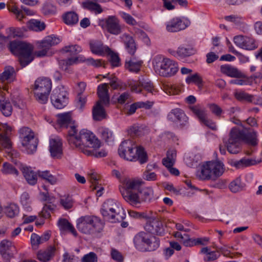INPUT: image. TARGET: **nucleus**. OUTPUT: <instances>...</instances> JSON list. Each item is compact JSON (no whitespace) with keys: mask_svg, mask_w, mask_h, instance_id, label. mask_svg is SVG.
Wrapping results in <instances>:
<instances>
[{"mask_svg":"<svg viewBox=\"0 0 262 262\" xmlns=\"http://www.w3.org/2000/svg\"><path fill=\"white\" fill-rule=\"evenodd\" d=\"M67 139L72 147L90 156L101 146L100 140L91 131L83 129L79 133L74 126L68 130Z\"/></svg>","mask_w":262,"mask_h":262,"instance_id":"1","label":"nucleus"},{"mask_svg":"<svg viewBox=\"0 0 262 262\" xmlns=\"http://www.w3.org/2000/svg\"><path fill=\"white\" fill-rule=\"evenodd\" d=\"M245 141L248 145L255 146L258 143L257 133L252 130L246 132L238 127H233L229 134V137L224 142L226 147L220 146V151L222 155L226 154V147L229 152L232 154L238 153L241 150V142Z\"/></svg>","mask_w":262,"mask_h":262,"instance_id":"2","label":"nucleus"},{"mask_svg":"<svg viewBox=\"0 0 262 262\" xmlns=\"http://www.w3.org/2000/svg\"><path fill=\"white\" fill-rule=\"evenodd\" d=\"M118 154L120 157L128 161H139L141 164L147 161V154L144 148L138 147L130 140L122 142L118 148Z\"/></svg>","mask_w":262,"mask_h":262,"instance_id":"3","label":"nucleus"},{"mask_svg":"<svg viewBox=\"0 0 262 262\" xmlns=\"http://www.w3.org/2000/svg\"><path fill=\"white\" fill-rule=\"evenodd\" d=\"M104 223L98 217L93 215H85L76 221V227L83 234L97 235L102 232Z\"/></svg>","mask_w":262,"mask_h":262,"instance_id":"4","label":"nucleus"},{"mask_svg":"<svg viewBox=\"0 0 262 262\" xmlns=\"http://www.w3.org/2000/svg\"><path fill=\"white\" fill-rule=\"evenodd\" d=\"M225 170V167L223 162L218 160L207 161L201 166L196 175L202 180H215L222 176Z\"/></svg>","mask_w":262,"mask_h":262,"instance_id":"5","label":"nucleus"},{"mask_svg":"<svg viewBox=\"0 0 262 262\" xmlns=\"http://www.w3.org/2000/svg\"><path fill=\"white\" fill-rule=\"evenodd\" d=\"M144 182L139 179L127 178L122 182L123 187L120 188V192L124 200L132 205L138 201L139 193Z\"/></svg>","mask_w":262,"mask_h":262,"instance_id":"6","label":"nucleus"},{"mask_svg":"<svg viewBox=\"0 0 262 262\" xmlns=\"http://www.w3.org/2000/svg\"><path fill=\"white\" fill-rule=\"evenodd\" d=\"M10 49L12 53L18 56L20 64L23 67L27 66L34 60V47L29 43L12 41L10 43Z\"/></svg>","mask_w":262,"mask_h":262,"instance_id":"7","label":"nucleus"},{"mask_svg":"<svg viewBox=\"0 0 262 262\" xmlns=\"http://www.w3.org/2000/svg\"><path fill=\"white\" fill-rule=\"evenodd\" d=\"M134 244L139 251L150 252L157 250L159 247L160 240L155 236L141 231L135 235Z\"/></svg>","mask_w":262,"mask_h":262,"instance_id":"8","label":"nucleus"},{"mask_svg":"<svg viewBox=\"0 0 262 262\" xmlns=\"http://www.w3.org/2000/svg\"><path fill=\"white\" fill-rule=\"evenodd\" d=\"M153 63L155 68L159 71V75L163 77H171L178 71V65L176 62L161 55H158L154 58Z\"/></svg>","mask_w":262,"mask_h":262,"instance_id":"9","label":"nucleus"},{"mask_svg":"<svg viewBox=\"0 0 262 262\" xmlns=\"http://www.w3.org/2000/svg\"><path fill=\"white\" fill-rule=\"evenodd\" d=\"M19 134L21 144L26 148L27 153L33 154L36 150L38 144L34 132L28 127H23L20 128Z\"/></svg>","mask_w":262,"mask_h":262,"instance_id":"10","label":"nucleus"},{"mask_svg":"<svg viewBox=\"0 0 262 262\" xmlns=\"http://www.w3.org/2000/svg\"><path fill=\"white\" fill-rule=\"evenodd\" d=\"M119 210L117 204L114 200L108 199L102 205L101 209V212L104 219L111 222H116V220L119 221L118 211Z\"/></svg>","mask_w":262,"mask_h":262,"instance_id":"11","label":"nucleus"},{"mask_svg":"<svg viewBox=\"0 0 262 262\" xmlns=\"http://www.w3.org/2000/svg\"><path fill=\"white\" fill-rule=\"evenodd\" d=\"M138 200L135 203H132V206L136 207H139L141 204L144 203H151L157 200L158 196L155 194L154 190L151 187L142 186L140 190L138 193Z\"/></svg>","mask_w":262,"mask_h":262,"instance_id":"12","label":"nucleus"},{"mask_svg":"<svg viewBox=\"0 0 262 262\" xmlns=\"http://www.w3.org/2000/svg\"><path fill=\"white\" fill-rule=\"evenodd\" d=\"M51 101L55 108L57 109L63 108L68 102L67 92L59 88L55 89L51 94Z\"/></svg>","mask_w":262,"mask_h":262,"instance_id":"13","label":"nucleus"},{"mask_svg":"<svg viewBox=\"0 0 262 262\" xmlns=\"http://www.w3.org/2000/svg\"><path fill=\"white\" fill-rule=\"evenodd\" d=\"M129 86L131 91L136 93H141L142 89L152 95H156L158 93L157 90L155 88L150 81L145 80L133 81L129 83Z\"/></svg>","mask_w":262,"mask_h":262,"instance_id":"14","label":"nucleus"},{"mask_svg":"<svg viewBox=\"0 0 262 262\" xmlns=\"http://www.w3.org/2000/svg\"><path fill=\"white\" fill-rule=\"evenodd\" d=\"M190 24V21L185 17H175L166 24V30L168 32H176L185 29Z\"/></svg>","mask_w":262,"mask_h":262,"instance_id":"15","label":"nucleus"},{"mask_svg":"<svg viewBox=\"0 0 262 262\" xmlns=\"http://www.w3.org/2000/svg\"><path fill=\"white\" fill-rule=\"evenodd\" d=\"M190 108L202 123L212 130L216 129L215 123L208 119L206 111L204 108L200 105H195L191 106Z\"/></svg>","mask_w":262,"mask_h":262,"instance_id":"16","label":"nucleus"},{"mask_svg":"<svg viewBox=\"0 0 262 262\" xmlns=\"http://www.w3.org/2000/svg\"><path fill=\"white\" fill-rule=\"evenodd\" d=\"M17 252L12 243L7 239H4L0 243V253L3 258L8 261Z\"/></svg>","mask_w":262,"mask_h":262,"instance_id":"17","label":"nucleus"},{"mask_svg":"<svg viewBox=\"0 0 262 262\" xmlns=\"http://www.w3.org/2000/svg\"><path fill=\"white\" fill-rule=\"evenodd\" d=\"M12 129V127L7 123L0 124V144L8 149L12 147L10 135Z\"/></svg>","mask_w":262,"mask_h":262,"instance_id":"18","label":"nucleus"},{"mask_svg":"<svg viewBox=\"0 0 262 262\" xmlns=\"http://www.w3.org/2000/svg\"><path fill=\"white\" fill-rule=\"evenodd\" d=\"M110 33L117 35L121 32V27L119 19L115 16H109L105 19L103 26Z\"/></svg>","mask_w":262,"mask_h":262,"instance_id":"19","label":"nucleus"},{"mask_svg":"<svg viewBox=\"0 0 262 262\" xmlns=\"http://www.w3.org/2000/svg\"><path fill=\"white\" fill-rule=\"evenodd\" d=\"M167 119L181 126L185 125L188 121V117L180 108L172 109L167 115Z\"/></svg>","mask_w":262,"mask_h":262,"instance_id":"20","label":"nucleus"},{"mask_svg":"<svg viewBox=\"0 0 262 262\" xmlns=\"http://www.w3.org/2000/svg\"><path fill=\"white\" fill-rule=\"evenodd\" d=\"M145 230L152 234L162 236L164 234V228L162 223L158 219L149 220L144 226Z\"/></svg>","mask_w":262,"mask_h":262,"instance_id":"21","label":"nucleus"},{"mask_svg":"<svg viewBox=\"0 0 262 262\" xmlns=\"http://www.w3.org/2000/svg\"><path fill=\"white\" fill-rule=\"evenodd\" d=\"M169 52L172 56L179 59H182L194 55L195 53V50L189 46L181 45L177 50H170Z\"/></svg>","mask_w":262,"mask_h":262,"instance_id":"22","label":"nucleus"},{"mask_svg":"<svg viewBox=\"0 0 262 262\" xmlns=\"http://www.w3.org/2000/svg\"><path fill=\"white\" fill-rule=\"evenodd\" d=\"M49 150L52 157L58 158L62 154V143L58 137H54L50 139Z\"/></svg>","mask_w":262,"mask_h":262,"instance_id":"23","label":"nucleus"},{"mask_svg":"<svg viewBox=\"0 0 262 262\" xmlns=\"http://www.w3.org/2000/svg\"><path fill=\"white\" fill-rule=\"evenodd\" d=\"M52 89L51 80L48 78H39L35 81L33 89L35 92L50 93Z\"/></svg>","mask_w":262,"mask_h":262,"instance_id":"24","label":"nucleus"},{"mask_svg":"<svg viewBox=\"0 0 262 262\" xmlns=\"http://www.w3.org/2000/svg\"><path fill=\"white\" fill-rule=\"evenodd\" d=\"M91 51L96 55L103 56L111 53V49L106 46H104L101 41H92L90 43Z\"/></svg>","mask_w":262,"mask_h":262,"instance_id":"25","label":"nucleus"},{"mask_svg":"<svg viewBox=\"0 0 262 262\" xmlns=\"http://www.w3.org/2000/svg\"><path fill=\"white\" fill-rule=\"evenodd\" d=\"M56 117L57 118V123L61 127L66 128L69 127L70 129L69 130L71 129L73 126H74L75 128H76L70 113L58 114L56 115Z\"/></svg>","mask_w":262,"mask_h":262,"instance_id":"26","label":"nucleus"},{"mask_svg":"<svg viewBox=\"0 0 262 262\" xmlns=\"http://www.w3.org/2000/svg\"><path fill=\"white\" fill-rule=\"evenodd\" d=\"M16 73L13 67H6L2 73L0 74V81L2 82L10 83L15 80Z\"/></svg>","mask_w":262,"mask_h":262,"instance_id":"27","label":"nucleus"},{"mask_svg":"<svg viewBox=\"0 0 262 262\" xmlns=\"http://www.w3.org/2000/svg\"><path fill=\"white\" fill-rule=\"evenodd\" d=\"M124 42L125 48L129 54L133 55L136 51V47L133 38L127 33H124L120 36Z\"/></svg>","mask_w":262,"mask_h":262,"instance_id":"28","label":"nucleus"},{"mask_svg":"<svg viewBox=\"0 0 262 262\" xmlns=\"http://www.w3.org/2000/svg\"><path fill=\"white\" fill-rule=\"evenodd\" d=\"M10 11L14 13L16 19L19 21H21L25 17V15H32L34 14L32 10L24 6H21L19 8L17 6H13Z\"/></svg>","mask_w":262,"mask_h":262,"instance_id":"29","label":"nucleus"},{"mask_svg":"<svg viewBox=\"0 0 262 262\" xmlns=\"http://www.w3.org/2000/svg\"><path fill=\"white\" fill-rule=\"evenodd\" d=\"M221 73L230 77H241L242 73L236 68L229 64L222 65L220 67Z\"/></svg>","mask_w":262,"mask_h":262,"instance_id":"30","label":"nucleus"},{"mask_svg":"<svg viewBox=\"0 0 262 262\" xmlns=\"http://www.w3.org/2000/svg\"><path fill=\"white\" fill-rule=\"evenodd\" d=\"M97 94L99 98L100 103L107 104L110 102V97L108 91V84L103 83L98 85L97 88Z\"/></svg>","mask_w":262,"mask_h":262,"instance_id":"31","label":"nucleus"},{"mask_svg":"<svg viewBox=\"0 0 262 262\" xmlns=\"http://www.w3.org/2000/svg\"><path fill=\"white\" fill-rule=\"evenodd\" d=\"M20 169L26 181L29 184L34 185L36 183L37 180V176L33 170L31 169V167L22 165L20 167Z\"/></svg>","mask_w":262,"mask_h":262,"instance_id":"32","label":"nucleus"},{"mask_svg":"<svg viewBox=\"0 0 262 262\" xmlns=\"http://www.w3.org/2000/svg\"><path fill=\"white\" fill-rule=\"evenodd\" d=\"M0 111L6 117L10 116L12 112L11 103L8 99H7L2 95H0Z\"/></svg>","mask_w":262,"mask_h":262,"instance_id":"33","label":"nucleus"},{"mask_svg":"<svg viewBox=\"0 0 262 262\" xmlns=\"http://www.w3.org/2000/svg\"><path fill=\"white\" fill-rule=\"evenodd\" d=\"M55 251L53 246H50L45 250H40L38 252L37 258L42 262H47L54 255Z\"/></svg>","mask_w":262,"mask_h":262,"instance_id":"34","label":"nucleus"},{"mask_svg":"<svg viewBox=\"0 0 262 262\" xmlns=\"http://www.w3.org/2000/svg\"><path fill=\"white\" fill-rule=\"evenodd\" d=\"M93 117L95 121H101L105 118L106 114L104 107L100 101H97L93 108Z\"/></svg>","mask_w":262,"mask_h":262,"instance_id":"35","label":"nucleus"},{"mask_svg":"<svg viewBox=\"0 0 262 262\" xmlns=\"http://www.w3.org/2000/svg\"><path fill=\"white\" fill-rule=\"evenodd\" d=\"M260 162V161H256L253 159L244 158L239 160L232 162L231 165L236 168L239 169L254 165Z\"/></svg>","mask_w":262,"mask_h":262,"instance_id":"36","label":"nucleus"},{"mask_svg":"<svg viewBox=\"0 0 262 262\" xmlns=\"http://www.w3.org/2000/svg\"><path fill=\"white\" fill-rule=\"evenodd\" d=\"M98 132L108 144H112L114 140V137L113 132L109 128L102 126L99 127L98 128Z\"/></svg>","mask_w":262,"mask_h":262,"instance_id":"37","label":"nucleus"},{"mask_svg":"<svg viewBox=\"0 0 262 262\" xmlns=\"http://www.w3.org/2000/svg\"><path fill=\"white\" fill-rule=\"evenodd\" d=\"M82 7L85 9L94 12L95 14H99L103 11L99 4L89 0L83 2L82 3Z\"/></svg>","mask_w":262,"mask_h":262,"instance_id":"38","label":"nucleus"},{"mask_svg":"<svg viewBox=\"0 0 262 262\" xmlns=\"http://www.w3.org/2000/svg\"><path fill=\"white\" fill-rule=\"evenodd\" d=\"M63 21L68 25L72 26L76 24L78 21V16L74 11H69L65 13L62 16Z\"/></svg>","mask_w":262,"mask_h":262,"instance_id":"39","label":"nucleus"},{"mask_svg":"<svg viewBox=\"0 0 262 262\" xmlns=\"http://www.w3.org/2000/svg\"><path fill=\"white\" fill-rule=\"evenodd\" d=\"M142 63L141 61L133 57L130 58L128 61H126L125 66L129 71L137 73L140 71Z\"/></svg>","mask_w":262,"mask_h":262,"instance_id":"40","label":"nucleus"},{"mask_svg":"<svg viewBox=\"0 0 262 262\" xmlns=\"http://www.w3.org/2000/svg\"><path fill=\"white\" fill-rule=\"evenodd\" d=\"M79 61H83L82 56H78L76 57H70L67 59L60 60L59 61L60 67L63 70H66L69 66L77 63Z\"/></svg>","mask_w":262,"mask_h":262,"instance_id":"41","label":"nucleus"},{"mask_svg":"<svg viewBox=\"0 0 262 262\" xmlns=\"http://www.w3.org/2000/svg\"><path fill=\"white\" fill-rule=\"evenodd\" d=\"M28 28L34 31H41L46 28L44 22L38 19H32L28 23Z\"/></svg>","mask_w":262,"mask_h":262,"instance_id":"42","label":"nucleus"},{"mask_svg":"<svg viewBox=\"0 0 262 262\" xmlns=\"http://www.w3.org/2000/svg\"><path fill=\"white\" fill-rule=\"evenodd\" d=\"M81 51V47L78 45L66 46L62 49L63 53L69 54V55L73 56V57H76L75 56Z\"/></svg>","mask_w":262,"mask_h":262,"instance_id":"43","label":"nucleus"},{"mask_svg":"<svg viewBox=\"0 0 262 262\" xmlns=\"http://www.w3.org/2000/svg\"><path fill=\"white\" fill-rule=\"evenodd\" d=\"M201 252L205 254L204 259L207 261L215 260L220 256L219 253L216 251H211L208 247L202 248Z\"/></svg>","mask_w":262,"mask_h":262,"instance_id":"44","label":"nucleus"},{"mask_svg":"<svg viewBox=\"0 0 262 262\" xmlns=\"http://www.w3.org/2000/svg\"><path fill=\"white\" fill-rule=\"evenodd\" d=\"M60 41L61 40L59 37L52 35L46 37L41 42V46L50 49L51 47L58 44Z\"/></svg>","mask_w":262,"mask_h":262,"instance_id":"45","label":"nucleus"},{"mask_svg":"<svg viewBox=\"0 0 262 262\" xmlns=\"http://www.w3.org/2000/svg\"><path fill=\"white\" fill-rule=\"evenodd\" d=\"M20 202L25 210L27 212L31 211L32 208L30 206L31 201L28 192H24L21 194L20 197Z\"/></svg>","mask_w":262,"mask_h":262,"instance_id":"46","label":"nucleus"},{"mask_svg":"<svg viewBox=\"0 0 262 262\" xmlns=\"http://www.w3.org/2000/svg\"><path fill=\"white\" fill-rule=\"evenodd\" d=\"M2 172L4 174H12L17 176L18 171L16 168L11 163L5 162L3 164L1 168Z\"/></svg>","mask_w":262,"mask_h":262,"instance_id":"47","label":"nucleus"},{"mask_svg":"<svg viewBox=\"0 0 262 262\" xmlns=\"http://www.w3.org/2000/svg\"><path fill=\"white\" fill-rule=\"evenodd\" d=\"M244 184L242 182L240 178H237L233 180L229 185V188L231 192L236 193L243 190Z\"/></svg>","mask_w":262,"mask_h":262,"instance_id":"48","label":"nucleus"},{"mask_svg":"<svg viewBox=\"0 0 262 262\" xmlns=\"http://www.w3.org/2000/svg\"><path fill=\"white\" fill-rule=\"evenodd\" d=\"M37 173L39 177L46 180L52 185L55 184L57 181V178L51 174L48 170L38 171Z\"/></svg>","mask_w":262,"mask_h":262,"instance_id":"49","label":"nucleus"},{"mask_svg":"<svg viewBox=\"0 0 262 262\" xmlns=\"http://www.w3.org/2000/svg\"><path fill=\"white\" fill-rule=\"evenodd\" d=\"M244 46L242 49L247 50H254L258 47V44L253 38L245 36Z\"/></svg>","mask_w":262,"mask_h":262,"instance_id":"50","label":"nucleus"},{"mask_svg":"<svg viewBox=\"0 0 262 262\" xmlns=\"http://www.w3.org/2000/svg\"><path fill=\"white\" fill-rule=\"evenodd\" d=\"M5 212L6 215L10 218H12L17 215L19 213V208L15 204H10L6 207Z\"/></svg>","mask_w":262,"mask_h":262,"instance_id":"51","label":"nucleus"},{"mask_svg":"<svg viewBox=\"0 0 262 262\" xmlns=\"http://www.w3.org/2000/svg\"><path fill=\"white\" fill-rule=\"evenodd\" d=\"M60 205L66 210L71 208L74 204L72 198L70 195H64L60 198Z\"/></svg>","mask_w":262,"mask_h":262,"instance_id":"52","label":"nucleus"},{"mask_svg":"<svg viewBox=\"0 0 262 262\" xmlns=\"http://www.w3.org/2000/svg\"><path fill=\"white\" fill-rule=\"evenodd\" d=\"M55 207V206L53 204H48L45 205L39 213V215L44 219L50 217V213L54 211Z\"/></svg>","mask_w":262,"mask_h":262,"instance_id":"53","label":"nucleus"},{"mask_svg":"<svg viewBox=\"0 0 262 262\" xmlns=\"http://www.w3.org/2000/svg\"><path fill=\"white\" fill-rule=\"evenodd\" d=\"M234 96L236 99L241 101L252 102L253 96L244 91L236 92Z\"/></svg>","mask_w":262,"mask_h":262,"instance_id":"54","label":"nucleus"},{"mask_svg":"<svg viewBox=\"0 0 262 262\" xmlns=\"http://www.w3.org/2000/svg\"><path fill=\"white\" fill-rule=\"evenodd\" d=\"M119 14L120 17L127 24L131 26H136L137 25L138 23L137 21L129 14L124 12H120Z\"/></svg>","mask_w":262,"mask_h":262,"instance_id":"55","label":"nucleus"},{"mask_svg":"<svg viewBox=\"0 0 262 262\" xmlns=\"http://www.w3.org/2000/svg\"><path fill=\"white\" fill-rule=\"evenodd\" d=\"M185 80L187 84L194 83L198 85L202 84V79L197 73L187 76Z\"/></svg>","mask_w":262,"mask_h":262,"instance_id":"56","label":"nucleus"},{"mask_svg":"<svg viewBox=\"0 0 262 262\" xmlns=\"http://www.w3.org/2000/svg\"><path fill=\"white\" fill-rule=\"evenodd\" d=\"M50 93L35 92L34 95L37 101L41 104H45L48 100V96Z\"/></svg>","mask_w":262,"mask_h":262,"instance_id":"57","label":"nucleus"},{"mask_svg":"<svg viewBox=\"0 0 262 262\" xmlns=\"http://www.w3.org/2000/svg\"><path fill=\"white\" fill-rule=\"evenodd\" d=\"M194 156L193 154L186 155L184 157V161L186 164L190 167H195L198 165V159L195 160Z\"/></svg>","mask_w":262,"mask_h":262,"instance_id":"58","label":"nucleus"},{"mask_svg":"<svg viewBox=\"0 0 262 262\" xmlns=\"http://www.w3.org/2000/svg\"><path fill=\"white\" fill-rule=\"evenodd\" d=\"M209 241V238L207 237L198 238L196 239H189L188 242H184L186 246H192L198 245H205Z\"/></svg>","mask_w":262,"mask_h":262,"instance_id":"59","label":"nucleus"},{"mask_svg":"<svg viewBox=\"0 0 262 262\" xmlns=\"http://www.w3.org/2000/svg\"><path fill=\"white\" fill-rule=\"evenodd\" d=\"M42 11L46 15L54 14L56 11V8L53 4L47 3L43 5Z\"/></svg>","mask_w":262,"mask_h":262,"instance_id":"60","label":"nucleus"},{"mask_svg":"<svg viewBox=\"0 0 262 262\" xmlns=\"http://www.w3.org/2000/svg\"><path fill=\"white\" fill-rule=\"evenodd\" d=\"M82 262H97L98 257L96 253L91 252L84 255L82 259Z\"/></svg>","mask_w":262,"mask_h":262,"instance_id":"61","label":"nucleus"},{"mask_svg":"<svg viewBox=\"0 0 262 262\" xmlns=\"http://www.w3.org/2000/svg\"><path fill=\"white\" fill-rule=\"evenodd\" d=\"M82 59L83 61H80V62H86L87 64L89 65H92L95 67H99L103 65L102 60L101 59H96L95 60L92 58H88L87 59H85L82 56Z\"/></svg>","mask_w":262,"mask_h":262,"instance_id":"62","label":"nucleus"},{"mask_svg":"<svg viewBox=\"0 0 262 262\" xmlns=\"http://www.w3.org/2000/svg\"><path fill=\"white\" fill-rule=\"evenodd\" d=\"M111 86L114 89H120L123 90L124 86L122 85V83L117 78H113L110 82Z\"/></svg>","mask_w":262,"mask_h":262,"instance_id":"63","label":"nucleus"},{"mask_svg":"<svg viewBox=\"0 0 262 262\" xmlns=\"http://www.w3.org/2000/svg\"><path fill=\"white\" fill-rule=\"evenodd\" d=\"M71 223L65 219H60L58 220L57 225L61 231H67Z\"/></svg>","mask_w":262,"mask_h":262,"instance_id":"64","label":"nucleus"}]
</instances>
